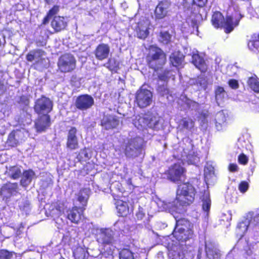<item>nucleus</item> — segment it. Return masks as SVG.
<instances>
[{
  "label": "nucleus",
  "mask_w": 259,
  "mask_h": 259,
  "mask_svg": "<svg viewBox=\"0 0 259 259\" xmlns=\"http://www.w3.org/2000/svg\"><path fill=\"white\" fill-rule=\"evenodd\" d=\"M5 90L4 83L0 81V92H4Z\"/></svg>",
  "instance_id": "864d4df0"
},
{
  "label": "nucleus",
  "mask_w": 259,
  "mask_h": 259,
  "mask_svg": "<svg viewBox=\"0 0 259 259\" xmlns=\"http://www.w3.org/2000/svg\"><path fill=\"white\" fill-rule=\"evenodd\" d=\"M117 186L118 187V188L119 189L120 192L123 193L124 191L123 188H122V189H120V187H121V184L120 183H118Z\"/></svg>",
  "instance_id": "5fc2aeb1"
},
{
  "label": "nucleus",
  "mask_w": 259,
  "mask_h": 259,
  "mask_svg": "<svg viewBox=\"0 0 259 259\" xmlns=\"http://www.w3.org/2000/svg\"><path fill=\"white\" fill-rule=\"evenodd\" d=\"M226 94L225 89L222 87L217 86L214 90V95L217 100H223Z\"/></svg>",
  "instance_id": "58836bf2"
},
{
  "label": "nucleus",
  "mask_w": 259,
  "mask_h": 259,
  "mask_svg": "<svg viewBox=\"0 0 259 259\" xmlns=\"http://www.w3.org/2000/svg\"><path fill=\"white\" fill-rule=\"evenodd\" d=\"M229 86L232 89L236 90L239 88V85L237 80L235 79H230L228 82Z\"/></svg>",
  "instance_id": "de8ad7c7"
},
{
  "label": "nucleus",
  "mask_w": 259,
  "mask_h": 259,
  "mask_svg": "<svg viewBox=\"0 0 259 259\" xmlns=\"http://www.w3.org/2000/svg\"><path fill=\"white\" fill-rule=\"evenodd\" d=\"M224 17L220 11H215L212 15L211 22L213 27L215 28H219L222 26Z\"/></svg>",
  "instance_id": "cd10ccee"
},
{
  "label": "nucleus",
  "mask_w": 259,
  "mask_h": 259,
  "mask_svg": "<svg viewBox=\"0 0 259 259\" xmlns=\"http://www.w3.org/2000/svg\"><path fill=\"white\" fill-rule=\"evenodd\" d=\"M84 211L78 206H73L67 210L66 218L72 223L77 225L84 220Z\"/></svg>",
  "instance_id": "9b49d317"
},
{
  "label": "nucleus",
  "mask_w": 259,
  "mask_h": 259,
  "mask_svg": "<svg viewBox=\"0 0 259 259\" xmlns=\"http://www.w3.org/2000/svg\"><path fill=\"white\" fill-rule=\"evenodd\" d=\"M18 188V186L17 183L8 182L2 186L1 191L12 195L17 192Z\"/></svg>",
  "instance_id": "7c9ffc66"
},
{
  "label": "nucleus",
  "mask_w": 259,
  "mask_h": 259,
  "mask_svg": "<svg viewBox=\"0 0 259 259\" xmlns=\"http://www.w3.org/2000/svg\"><path fill=\"white\" fill-rule=\"evenodd\" d=\"M114 203L119 217H126L130 214V207L128 202L120 199V197L113 192H111Z\"/></svg>",
  "instance_id": "ddd939ff"
},
{
  "label": "nucleus",
  "mask_w": 259,
  "mask_h": 259,
  "mask_svg": "<svg viewBox=\"0 0 259 259\" xmlns=\"http://www.w3.org/2000/svg\"><path fill=\"white\" fill-rule=\"evenodd\" d=\"M104 66L109 70L114 71L119 68V63L115 58H110Z\"/></svg>",
  "instance_id": "c9c22d12"
},
{
  "label": "nucleus",
  "mask_w": 259,
  "mask_h": 259,
  "mask_svg": "<svg viewBox=\"0 0 259 259\" xmlns=\"http://www.w3.org/2000/svg\"><path fill=\"white\" fill-rule=\"evenodd\" d=\"M149 28H146L145 29H141L138 27L137 29V34L138 38L145 39L149 35Z\"/></svg>",
  "instance_id": "ea45409f"
},
{
  "label": "nucleus",
  "mask_w": 259,
  "mask_h": 259,
  "mask_svg": "<svg viewBox=\"0 0 259 259\" xmlns=\"http://www.w3.org/2000/svg\"><path fill=\"white\" fill-rule=\"evenodd\" d=\"M24 133L21 130H13L8 135L6 143L12 147H17L24 139Z\"/></svg>",
  "instance_id": "6ab92c4d"
},
{
  "label": "nucleus",
  "mask_w": 259,
  "mask_h": 259,
  "mask_svg": "<svg viewBox=\"0 0 259 259\" xmlns=\"http://www.w3.org/2000/svg\"><path fill=\"white\" fill-rule=\"evenodd\" d=\"M242 17L243 16L239 11H235L231 15L227 16L224 18L221 28H223L226 33H229L233 30L235 26L239 24Z\"/></svg>",
  "instance_id": "9d476101"
},
{
  "label": "nucleus",
  "mask_w": 259,
  "mask_h": 259,
  "mask_svg": "<svg viewBox=\"0 0 259 259\" xmlns=\"http://www.w3.org/2000/svg\"><path fill=\"white\" fill-rule=\"evenodd\" d=\"M179 125L182 128L190 130L194 128L195 126V121L190 117L183 118L179 121Z\"/></svg>",
  "instance_id": "2f4dec72"
},
{
  "label": "nucleus",
  "mask_w": 259,
  "mask_h": 259,
  "mask_svg": "<svg viewBox=\"0 0 259 259\" xmlns=\"http://www.w3.org/2000/svg\"><path fill=\"white\" fill-rule=\"evenodd\" d=\"M185 57V56L180 51H174L169 56V64L175 67H182Z\"/></svg>",
  "instance_id": "5701e85b"
},
{
  "label": "nucleus",
  "mask_w": 259,
  "mask_h": 259,
  "mask_svg": "<svg viewBox=\"0 0 259 259\" xmlns=\"http://www.w3.org/2000/svg\"><path fill=\"white\" fill-rule=\"evenodd\" d=\"M59 10L60 7L59 6H53L42 19L41 25L48 24L50 20L52 19L51 26L55 33L60 32L66 29L68 22L67 19L64 16L56 15L59 13Z\"/></svg>",
  "instance_id": "f03ea898"
},
{
  "label": "nucleus",
  "mask_w": 259,
  "mask_h": 259,
  "mask_svg": "<svg viewBox=\"0 0 259 259\" xmlns=\"http://www.w3.org/2000/svg\"><path fill=\"white\" fill-rule=\"evenodd\" d=\"M90 198L89 190L85 188H81L76 194V199L80 205L79 207L85 210Z\"/></svg>",
  "instance_id": "412c9836"
},
{
  "label": "nucleus",
  "mask_w": 259,
  "mask_h": 259,
  "mask_svg": "<svg viewBox=\"0 0 259 259\" xmlns=\"http://www.w3.org/2000/svg\"><path fill=\"white\" fill-rule=\"evenodd\" d=\"M57 66L60 72H71L76 69V59L72 54H64L59 58Z\"/></svg>",
  "instance_id": "423d86ee"
},
{
  "label": "nucleus",
  "mask_w": 259,
  "mask_h": 259,
  "mask_svg": "<svg viewBox=\"0 0 259 259\" xmlns=\"http://www.w3.org/2000/svg\"><path fill=\"white\" fill-rule=\"evenodd\" d=\"M115 243V242H112L111 243L108 244H100L101 247V253L102 258H105V259H113V253L116 248Z\"/></svg>",
  "instance_id": "4be33fe9"
},
{
  "label": "nucleus",
  "mask_w": 259,
  "mask_h": 259,
  "mask_svg": "<svg viewBox=\"0 0 259 259\" xmlns=\"http://www.w3.org/2000/svg\"><path fill=\"white\" fill-rule=\"evenodd\" d=\"M64 205L63 202H59L56 204L55 207V209L59 212H63L64 210Z\"/></svg>",
  "instance_id": "3c124183"
},
{
  "label": "nucleus",
  "mask_w": 259,
  "mask_h": 259,
  "mask_svg": "<svg viewBox=\"0 0 259 259\" xmlns=\"http://www.w3.org/2000/svg\"><path fill=\"white\" fill-rule=\"evenodd\" d=\"M96 241L100 244H108L116 242L113 231L109 228L101 229L96 234Z\"/></svg>",
  "instance_id": "f3484780"
},
{
  "label": "nucleus",
  "mask_w": 259,
  "mask_h": 259,
  "mask_svg": "<svg viewBox=\"0 0 259 259\" xmlns=\"http://www.w3.org/2000/svg\"><path fill=\"white\" fill-rule=\"evenodd\" d=\"M152 93L147 89L140 88L136 93L135 102L140 108L150 106L152 101Z\"/></svg>",
  "instance_id": "0eeeda50"
},
{
  "label": "nucleus",
  "mask_w": 259,
  "mask_h": 259,
  "mask_svg": "<svg viewBox=\"0 0 259 259\" xmlns=\"http://www.w3.org/2000/svg\"><path fill=\"white\" fill-rule=\"evenodd\" d=\"M136 216L138 220H141L145 217V213L142 207H139L136 213Z\"/></svg>",
  "instance_id": "8fccbe9b"
},
{
  "label": "nucleus",
  "mask_w": 259,
  "mask_h": 259,
  "mask_svg": "<svg viewBox=\"0 0 259 259\" xmlns=\"http://www.w3.org/2000/svg\"><path fill=\"white\" fill-rule=\"evenodd\" d=\"M45 52L41 49H34L30 51L26 56V59L28 62L33 61L35 58L38 60L35 62V64H38L42 62L44 59L42 57L45 55Z\"/></svg>",
  "instance_id": "a878e982"
},
{
  "label": "nucleus",
  "mask_w": 259,
  "mask_h": 259,
  "mask_svg": "<svg viewBox=\"0 0 259 259\" xmlns=\"http://www.w3.org/2000/svg\"><path fill=\"white\" fill-rule=\"evenodd\" d=\"M46 2L48 4H49V1H48V0H46Z\"/></svg>",
  "instance_id": "4d7b16f0"
},
{
  "label": "nucleus",
  "mask_w": 259,
  "mask_h": 259,
  "mask_svg": "<svg viewBox=\"0 0 259 259\" xmlns=\"http://www.w3.org/2000/svg\"><path fill=\"white\" fill-rule=\"evenodd\" d=\"M229 169L231 172L237 171L238 169V166L235 163H231L229 164Z\"/></svg>",
  "instance_id": "603ef678"
},
{
  "label": "nucleus",
  "mask_w": 259,
  "mask_h": 259,
  "mask_svg": "<svg viewBox=\"0 0 259 259\" xmlns=\"http://www.w3.org/2000/svg\"><path fill=\"white\" fill-rule=\"evenodd\" d=\"M160 36L161 41L163 44H167L170 41L171 35L167 31L160 32Z\"/></svg>",
  "instance_id": "79ce46f5"
},
{
  "label": "nucleus",
  "mask_w": 259,
  "mask_h": 259,
  "mask_svg": "<svg viewBox=\"0 0 259 259\" xmlns=\"http://www.w3.org/2000/svg\"><path fill=\"white\" fill-rule=\"evenodd\" d=\"M247 83L251 90L255 93H259V81L256 76L249 77Z\"/></svg>",
  "instance_id": "473e14b6"
},
{
  "label": "nucleus",
  "mask_w": 259,
  "mask_h": 259,
  "mask_svg": "<svg viewBox=\"0 0 259 259\" xmlns=\"http://www.w3.org/2000/svg\"><path fill=\"white\" fill-rule=\"evenodd\" d=\"M191 62L201 72H204L206 71L207 65L205 62L204 59L198 53L193 54Z\"/></svg>",
  "instance_id": "bb28decb"
},
{
  "label": "nucleus",
  "mask_w": 259,
  "mask_h": 259,
  "mask_svg": "<svg viewBox=\"0 0 259 259\" xmlns=\"http://www.w3.org/2000/svg\"><path fill=\"white\" fill-rule=\"evenodd\" d=\"M34 175V172L31 169L24 170L23 172V177L20 181L21 185L23 186L29 185L31 182Z\"/></svg>",
  "instance_id": "c756f323"
},
{
  "label": "nucleus",
  "mask_w": 259,
  "mask_h": 259,
  "mask_svg": "<svg viewBox=\"0 0 259 259\" xmlns=\"http://www.w3.org/2000/svg\"><path fill=\"white\" fill-rule=\"evenodd\" d=\"M211 201L209 197H207L205 199L203 200L202 208L205 212H208L210 209Z\"/></svg>",
  "instance_id": "a18cd8bd"
},
{
  "label": "nucleus",
  "mask_w": 259,
  "mask_h": 259,
  "mask_svg": "<svg viewBox=\"0 0 259 259\" xmlns=\"http://www.w3.org/2000/svg\"><path fill=\"white\" fill-rule=\"evenodd\" d=\"M207 0H192L191 6L188 9L192 16L196 17L200 14V8L204 7Z\"/></svg>",
  "instance_id": "393cba45"
},
{
  "label": "nucleus",
  "mask_w": 259,
  "mask_h": 259,
  "mask_svg": "<svg viewBox=\"0 0 259 259\" xmlns=\"http://www.w3.org/2000/svg\"><path fill=\"white\" fill-rule=\"evenodd\" d=\"M119 259H135L134 253L129 248H122L119 252Z\"/></svg>",
  "instance_id": "72a5a7b5"
},
{
  "label": "nucleus",
  "mask_w": 259,
  "mask_h": 259,
  "mask_svg": "<svg viewBox=\"0 0 259 259\" xmlns=\"http://www.w3.org/2000/svg\"><path fill=\"white\" fill-rule=\"evenodd\" d=\"M239 163L242 165H246L248 162V158L244 153H241L238 157Z\"/></svg>",
  "instance_id": "49530a36"
},
{
  "label": "nucleus",
  "mask_w": 259,
  "mask_h": 259,
  "mask_svg": "<svg viewBox=\"0 0 259 259\" xmlns=\"http://www.w3.org/2000/svg\"><path fill=\"white\" fill-rule=\"evenodd\" d=\"M77 132V128L74 126H71L68 131L66 147L69 150H75L79 148Z\"/></svg>",
  "instance_id": "dca6fc26"
},
{
  "label": "nucleus",
  "mask_w": 259,
  "mask_h": 259,
  "mask_svg": "<svg viewBox=\"0 0 259 259\" xmlns=\"http://www.w3.org/2000/svg\"><path fill=\"white\" fill-rule=\"evenodd\" d=\"M237 228L242 233L245 234L247 231L248 224L244 221H241L238 224Z\"/></svg>",
  "instance_id": "c03bdc74"
},
{
  "label": "nucleus",
  "mask_w": 259,
  "mask_h": 259,
  "mask_svg": "<svg viewBox=\"0 0 259 259\" xmlns=\"http://www.w3.org/2000/svg\"><path fill=\"white\" fill-rule=\"evenodd\" d=\"M9 172L10 178L14 180L18 179L21 175V169L16 166H11Z\"/></svg>",
  "instance_id": "4c0bfd02"
},
{
  "label": "nucleus",
  "mask_w": 259,
  "mask_h": 259,
  "mask_svg": "<svg viewBox=\"0 0 259 259\" xmlns=\"http://www.w3.org/2000/svg\"><path fill=\"white\" fill-rule=\"evenodd\" d=\"M118 124L119 120L116 116L109 115L103 118L100 125L106 130H109L116 128Z\"/></svg>",
  "instance_id": "b1692460"
},
{
  "label": "nucleus",
  "mask_w": 259,
  "mask_h": 259,
  "mask_svg": "<svg viewBox=\"0 0 259 259\" xmlns=\"http://www.w3.org/2000/svg\"><path fill=\"white\" fill-rule=\"evenodd\" d=\"M110 48L108 44L101 43L97 46L93 54L97 60L103 61L108 58Z\"/></svg>",
  "instance_id": "a211bd4d"
},
{
  "label": "nucleus",
  "mask_w": 259,
  "mask_h": 259,
  "mask_svg": "<svg viewBox=\"0 0 259 259\" xmlns=\"http://www.w3.org/2000/svg\"><path fill=\"white\" fill-rule=\"evenodd\" d=\"M187 170L179 163H175L168 167L165 172L168 180L172 182L178 183L186 178Z\"/></svg>",
  "instance_id": "39448f33"
},
{
  "label": "nucleus",
  "mask_w": 259,
  "mask_h": 259,
  "mask_svg": "<svg viewBox=\"0 0 259 259\" xmlns=\"http://www.w3.org/2000/svg\"><path fill=\"white\" fill-rule=\"evenodd\" d=\"M13 252L6 249H0V259H11L13 256Z\"/></svg>",
  "instance_id": "a19ab883"
},
{
  "label": "nucleus",
  "mask_w": 259,
  "mask_h": 259,
  "mask_svg": "<svg viewBox=\"0 0 259 259\" xmlns=\"http://www.w3.org/2000/svg\"><path fill=\"white\" fill-rule=\"evenodd\" d=\"M144 59L148 68L157 73L162 71L167 62L166 53L157 45L148 46Z\"/></svg>",
  "instance_id": "f257e3e1"
},
{
  "label": "nucleus",
  "mask_w": 259,
  "mask_h": 259,
  "mask_svg": "<svg viewBox=\"0 0 259 259\" xmlns=\"http://www.w3.org/2000/svg\"><path fill=\"white\" fill-rule=\"evenodd\" d=\"M17 102L23 109H24L25 108H27L29 105V98L27 95H22L18 97Z\"/></svg>",
  "instance_id": "e433bc0d"
},
{
  "label": "nucleus",
  "mask_w": 259,
  "mask_h": 259,
  "mask_svg": "<svg viewBox=\"0 0 259 259\" xmlns=\"http://www.w3.org/2000/svg\"><path fill=\"white\" fill-rule=\"evenodd\" d=\"M170 70L165 69L162 71V72L158 75V78L159 80L163 81H167L169 78V74Z\"/></svg>",
  "instance_id": "37998d69"
},
{
  "label": "nucleus",
  "mask_w": 259,
  "mask_h": 259,
  "mask_svg": "<svg viewBox=\"0 0 259 259\" xmlns=\"http://www.w3.org/2000/svg\"><path fill=\"white\" fill-rule=\"evenodd\" d=\"M142 145L140 144L136 138L127 140L124 145L123 153L128 158H135L141 154Z\"/></svg>",
  "instance_id": "1a4fd4ad"
},
{
  "label": "nucleus",
  "mask_w": 259,
  "mask_h": 259,
  "mask_svg": "<svg viewBox=\"0 0 259 259\" xmlns=\"http://www.w3.org/2000/svg\"><path fill=\"white\" fill-rule=\"evenodd\" d=\"M128 181V184H131V183H132V180H131V179H129L128 180V181Z\"/></svg>",
  "instance_id": "6e6d98bb"
},
{
  "label": "nucleus",
  "mask_w": 259,
  "mask_h": 259,
  "mask_svg": "<svg viewBox=\"0 0 259 259\" xmlns=\"http://www.w3.org/2000/svg\"><path fill=\"white\" fill-rule=\"evenodd\" d=\"M207 255L210 259H221L220 251L213 247H209L206 250Z\"/></svg>",
  "instance_id": "f704fd0d"
},
{
  "label": "nucleus",
  "mask_w": 259,
  "mask_h": 259,
  "mask_svg": "<svg viewBox=\"0 0 259 259\" xmlns=\"http://www.w3.org/2000/svg\"><path fill=\"white\" fill-rule=\"evenodd\" d=\"M247 46L249 50L255 51L259 49V33L253 34L250 40L247 42Z\"/></svg>",
  "instance_id": "c85d7f7f"
},
{
  "label": "nucleus",
  "mask_w": 259,
  "mask_h": 259,
  "mask_svg": "<svg viewBox=\"0 0 259 259\" xmlns=\"http://www.w3.org/2000/svg\"><path fill=\"white\" fill-rule=\"evenodd\" d=\"M248 189V184L246 181H242L239 185V190L242 193L245 192Z\"/></svg>",
  "instance_id": "09e8293b"
},
{
  "label": "nucleus",
  "mask_w": 259,
  "mask_h": 259,
  "mask_svg": "<svg viewBox=\"0 0 259 259\" xmlns=\"http://www.w3.org/2000/svg\"><path fill=\"white\" fill-rule=\"evenodd\" d=\"M155 118V116L151 112L147 111L139 117L138 121L143 123L145 127L153 128L157 124Z\"/></svg>",
  "instance_id": "aec40b11"
},
{
  "label": "nucleus",
  "mask_w": 259,
  "mask_h": 259,
  "mask_svg": "<svg viewBox=\"0 0 259 259\" xmlns=\"http://www.w3.org/2000/svg\"><path fill=\"white\" fill-rule=\"evenodd\" d=\"M51 118L49 114L38 115L34 121V127L37 133L46 132L51 126Z\"/></svg>",
  "instance_id": "4468645a"
},
{
  "label": "nucleus",
  "mask_w": 259,
  "mask_h": 259,
  "mask_svg": "<svg viewBox=\"0 0 259 259\" xmlns=\"http://www.w3.org/2000/svg\"><path fill=\"white\" fill-rule=\"evenodd\" d=\"M196 190L189 182L180 184L177 188L176 199L182 206H189L195 200Z\"/></svg>",
  "instance_id": "7ed1b4c3"
},
{
  "label": "nucleus",
  "mask_w": 259,
  "mask_h": 259,
  "mask_svg": "<svg viewBox=\"0 0 259 259\" xmlns=\"http://www.w3.org/2000/svg\"><path fill=\"white\" fill-rule=\"evenodd\" d=\"M53 108L52 101L43 95L35 101L33 106L34 111L38 115L44 114H49V113L52 111Z\"/></svg>",
  "instance_id": "6e6552de"
},
{
  "label": "nucleus",
  "mask_w": 259,
  "mask_h": 259,
  "mask_svg": "<svg viewBox=\"0 0 259 259\" xmlns=\"http://www.w3.org/2000/svg\"><path fill=\"white\" fill-rule=\"evenodd\" d=\"M174 217L176 222L172 234L175 238L181 241H186L191 238L193 232L191 228L190 222L178 215H174Z\"/></svg>",
  "instance_id": "20e7f679"
},
{
  "label": "nucleus",
  "mask_w": 259,
  "mask_h": 259,
  "mask_svg": "<svg viewBox=\"0 0 259 259\" xmlns=\"http://www.w3.org/2000/svg\"><path fill=\"white\" fill-rule=\"evenodd\" d=\"M94 104V98L90 95L82 94L76 97L74 105L76 109L81 111L91 108Z\"/></svg>",
  "instance_id": "f8f14e48"
},
{
  "label": "nucleus",
  "mask_w": 259,
  "mask_h": 259,
  "mask_svg": "<svg viewBox=\"0 0 259 259\" xmlns=\"http://www.w3.org/2000/svg\"><path fill=\"white\" fill-rule=\"evenodd\" d=\"M171 4L167 0L159 1L154 10V18L159 20L168 15Z\"/></svg>",
  "instance_id": "2eb2a0df"
}]
</instances>
